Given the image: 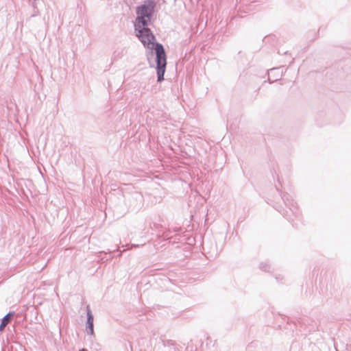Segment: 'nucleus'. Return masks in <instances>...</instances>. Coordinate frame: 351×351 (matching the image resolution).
<instances>
[{"instance_id": "6e6552de", "label": "nucleus", "mask_w": 351, "mask_h": 351, "mask_svg": "<svg viewBox=\"0 0 351 351\" xmlns=\"http://www.w3.org/2000/svg\"><path fill=\"white\" fill-rule=\"evenodd\" d=\"M259 268L264 271L269 272L270 269H271V265L269 264L268 262H265V263L263 262V263H260Z\"/></svg>"}, {"instance_id": "9d476101", "label": "nucleus", "mask_w": 351, "mask_h": 351, "mask_svg": "<svg viewBox=\"0 0 351 351\" xmlns=\"http://www.w3.org/2000/svg\"><path fill=\"white\" fill-rule=\"evenodd\" d=\"M171 228L172 232L176 233V234L174 235V241H173V242H175L176 240H178L180 239V234L178 233L180 232V231H182V228H181V227H174V228Z\"/></svg>"}, {"instance_id": "7ed1b4c3", "label": "nucleus", "mask_w": 351, "mask_h": 351, "mask_svg": "<svg viewBox=\"0 0 351 351\" xmlns=\"http://www.w3.org/2000/svg\"><path fill=\"white\" fill-rule=\"evenodd\" d=\"M143 201L142 194L138 191H134L125 197V204L128 206L129 209L136 210L140 208Z\"/></svg>"}, {"instance_id": "20e7f679", "label": "nucleus", "mask_w": 351, "mask_h": 351, "mask_svg": "<svg viewBox=\"0 0 351 351\" xmlns=\"http://www.w3.org/2000/svg\"><path fill=\"white\" fill-rule=\"evenodd\" d=\"M160 341L163 347L162 351H183L182 346L173 340L160 339Z\"/></svg>"}, {"instance_id": "4468645a", "label": "nucleus", "mask_w": 351, "mask_h": 351, "mask_svg": "<svg viewBox=\"0 0 351 351\" xmlns=\"http://www.w3.org/2000/svg\"><path fill=\"white\" fill-rule=\"evenodd\" d=\"M121 256V252L118 254V256Z\"/></svg>"}, {"instance_id": "9b49d317", "label": "nucleus", "mask_w": 351, "mask_h": 351, "mask_svg": "<svg viewBox=\"0 0 351 351\" xmlns=\"http://www.w3.org/2000/svg\"><path fill=\"white\" fill-rule=\"evenodd\" d=\"M144 244H145V243H141V244H132V247H139V246H143V245H144Z\"/></svg>"}, {"instance_id": "ddd939ff", "label": "nucleus", "mask_w": 351, "mask_h": 351, "mask_svg": "<svg viewBox=\"0 0 351 351\" xmlns=\"http://www.w3.org/2000/svg\"><path fill=\"white\" fill-rule=\"evenodd\" d=\"M276 278L277 281H280V280H279V278H278V277H276Z\"/></svg>"}, {"instance_id": "f257e3e1", "label": "nucleus", "mask_w": 351, "mask_h": 351, "mask_svg": "<svg viewBox=\"0 0 351 351\" xmlns=\"http://www.w3.org/2000/svg\"><path fill=\"white\" fill-rule=\"evenodd\" d=\"M156 5L154 0H145L143 4L136 7L137 16L135 19L134 28L136 36L144 47L155 51L157 82L160 83L165 80L167 55L163 45L155 41L156 37L149 27Z\"/></svg>"}, {"instance_id": "f03ea898", "label": "nucleus", "mask_w": 351, "mask_h": 351, "mask_svg": "<svg viewBox=\"0 0 351 351\" xmlns=\"http://www.w3.org/2000/svg\"><path fill=\"white\" fill-rule=\"evenodd\" d=\"M275 188L288 210H285V208H282L281 206H275V209L280 213L283 217L288 219L289 221H293L294 220L293 217L295 218L300 217V213L297 204L292 198V196L287 193H282L280 192L279 188L276 185Z\"/></svg>"}, {"instance_id": "0eeeda50", "label": "nucleus", "mask_w": 351, "mask_h": 351, "mask_svg": "<svg viewBox=\"0 0 351 351\" xmlns=\"http://www.w3.org/2000/svg\"><path fill=\"white\" fill-rule=\"evenodd\" d=\"M171 233V228H169L167 230L164 231L161 235H159V237H162L164 240H170L174 238V236H172Z\"/></svg>"}, {"instance_id": "f8f14e48", "label": "nucleus", "mask_w": 351, "mask_h": 351, "mask_svg": "<svg viewBox=\"0 0 351 351\" xmlns=\"http://www.w3.org/2000/svg\"><path fill=\"white\" fill-rule=\"evenodd\" d=\"M79 351H86V350L83 348V349L80 350Z\"/></svg>"}, {"instance_id": "423d86ee", "label": "nucleus", "mask_w": 351, "mask_h": 351, "mask_svg": "<svg viewBox=\"0 0 351 351\" xmlns=\"http://www.w3.org/2000/svg\"><path fill=\"white\" fill-rule=\"evenodd\" d=\"M14 315L15 313L14 311H10L1 319L0 324V331L3 330L5 326L10 322Z\"/></svg>"}, {"instance_id": "39448f33", "label": "nucleus", "mask_w": 351, "mask_h": 351, "mask_svg": "<svg viewBox=\"0 0 351 351\" xmlns=\"http://www.w3.org/2000/svg\"><path fill=\"white\" fill-rule=\"evenodd\" d=\"M86 330L87 334L93 335L94 334V317L89 305L86 306Z\"/></svg>"}, {"instance_id": "1a4fd4ad", "label": "nucleus", "mask_w": 351, "mask_h": 351, "mask_svg": "<svg viewBox=\"0 0 351 351\" xmlns=\"http://www.w3.org/2000/svg\"><path fill=\"white\" fill-rule=\"evenodd\" d=\"M278 69H279V68H273V69H271L269 70L270 73H269V72H268V75H269V77H268V80H267L269 81V83L274 82L277 81V80H278V77H279V76H280L279 75H278L276 76V78H274V79H273V80H271V77H270V75H271V74H272L273 73H274V72L277 71Z\"/></svg>"}]
</instances>
